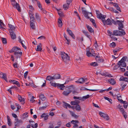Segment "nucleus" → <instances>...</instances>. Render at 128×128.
<instances>
[{"label": "nucleus", "mask_w": 128, "mask_h": 128, "mask_svg": "<svg viewBox=\"0 0 128 128\" xmlns=\"http://www.w3.org/2000/svg\"><path fill=\"white\" fill-rule=\"evenodd\" d=\"M96 12L97 18L102 20L103 23L104 25L106 24L108 25H110L112 24V20H111L109 18H108L106 20H105V18L106 17V15H103L101 13L99 14L100 12L98 10L96 11Z\"/></svg>", "instance_id": "obj_1"}, {"label": "nucleus", "mask_w": 128, "mask_h": 128, "mask_svg": "<svg viewBox=\"0 0 128 128\" xmlns=\"http://www.w3.org/2000/svg\"><path fill=\"white\" fill-rule=\"evenodd\" d=\"M112 23L114 25H118V30H121L124 27V25L122 22H124V20H118L116 21L114 20H112Z\"/></svg>", "instance_id": "obj_2"}, {"label": "nucleus", "mask_w": 128, "mask_h": 128, "mask_svg": "<svg viewBox=\"0 0 128 128\" xmlns=\"http://www.w3.org/2000/svg\"><path fill=\"white\" fill-rule=\"evenodd\" d=\"M72 86H71L69 87L66 90L64 91L62 93V94L66 96H68L69 94L72 92V90L70 89V88L72 87Z\"/></svg>", "instance_id": "obj_3"}, {"label": "nucleus", "mask_w": 128, "mask_h": 128, "mask_svg": "<svg viewBox=\"0 0 128 128\" xmlns=\"http://www.w3.org/2000/svg\"><path fill=\"white\" fill-rule=\"evenodd\" d=\"M0 77L4 79L6 82H8L7 80L6 74L2 72L0 73Z\"/></svg>", "instance_id": "obj_4"}, {"label": "nucleus", "mask_w": 128, "mask_h": 128, "mask_svg": "<svg viewBox=\"0 0 128 128\" xmlns=\"http://www.w3.org/2000/svg\"><path fill=\"white\" fill-rule=\"evenodd\" d=\"M18 100L21 102V104H23L25 103V100L24 98H22L21 96L18 95Z\"/></svg>", "instance_id": "obj_5"}, {"label": "nucleus", "mask_w": 128, "mask_h": 128, "mask_svg": "<svg viewBox=\"0 0 128 128\" xmlns=\"http://www.w3.org/2000/svg\"><path fill=\"white\" fill-rule=\"evenodd\" d=\"M84 8L83 7L82 8V14L86 18H89L90 17L88 16V12L86 10H84L83 9Z\"/></svg>", "instance_id": "obj_6"}, {"label": "nucleus", "mask_w": 128, "mask_h": 128, "mask_svg": "<svg viewBox=\"0 0 128 128\" xmlns=\"http://www.w3.org/2000/svg\"><path fill=\"white\" fill-rule=\"evenodd\" d=\"M8 27L9 28V32H14L15 30V27L12 25L8 24Z\"/></svg>", "instance_id": "obj_7"}, {"label": "nucleus", "mask_w": 128, "mask_h": 128, "mask_svg": "<svg viewBox=\"0 0 128 128\" xmlns=\"http://www.w3.org/2000/svg\"><path fill=\"white\" fill-rule=\"evenodd\" d=\"M18 50H20L21 49L19 48L16 46L14 47L10 50L9 51V52L10 53H12L13 52L17 51Z\"/></svg>", "instance_id": "obj_8"}, {"label": "nucleus", "mask_w": 128, "mask_h": 128, "mask_svg": "<svg viewBox=\"0 0 128 128\" xmlns=\"http://www.w3.org/2000/svg\"><path fill=\"white\" fill-rule=\"evenodd\" d=\"M16 126H18L20 124H23V122L22 120H19L18 121L14 123Z\"/></svg>", "instance_id": "obj_9"}, {"label": "nucleus", "mask_w": 128, "mask_h": 128, "mask_svg": "<svg viewBox=\"0 0 128 128\" xmlns=\"http://www.w3.org/2000/svg\"><path fill=\"white\" fill-rule=\"evenodd\" d=\"M14 54L16 56L17 59L18 58H20L22 54V52H15L14 53Z\"/></svg>", "instance_id": "obj_10"}, {"label": "nucleus", "mask_w": 128, "mask_h": 128, "mask_svg": "<svg viewBox=\"0 0 128 128\" xmlns=\"http://www.w3.org/2000/svg\"><path fill=\"white\" fill-rule=\"evenodd\" d=\"M63 102L64 104H63L62 106L64 108H67V107H68L69 108H71V106L69 104L65 102L64 101H63Z\"/></svg>", "instance_id": "obj_11"}, {"label": "nucleus", "mask_w": 128, "mask_h": 128, "mask_svg": "<svg viewBox=\"0 0 128 128\" xmlns=\"http://www.w3.org/2000/svg\"><path fill=\"white\" fill-rule=\"evenodd\" d=\"M60 54L62 60L64 59V58H65L68 57V54L65 53L64 52H61Z\"/></svg>", "instance_id": "obj_12"}, {"label": "nucleus", "mask_w": 128, "mask_h": 128, "mask_svg": "<svg viewBox=\"0 0 128 128\" xmlns=\"http://www.w3.org/2000/svg\"><path fill=\"white\" fill-rule=\"evenodd\" d=\"M9 82H13L12 83L18 86H20V84L18 82V81H16L14 80H9Z\"/></svg>", "instance_id": "obj_13"}, {"label": "nucleus", "mask_w": 128, "mask_h": 128, "mask_svg": "<svg viewBox=\"0 0 128 128\" xmlns=\"http://www.w3.org/2000/svg\"><path fill=\"white\" fill-rule=\"evenodd\" d=\"M10 34V35L12 39L14 40L16 38V34L14 32H9Z\"/></svg>", "instance_id": "obj_14"}, {"label": "nucleus", "mask_w": 128, "mask_h": 128, "mask_svg": "<svg viewBox=\"0 0 128 128\" xmlns=\"http://www.w3.org/2000/svg\"><path fill=\"white\" fill-rule=\"evenodd\" d=\"M86 55L88 57L92 56H93V54H91L90 52L89 49L88 48H87L86 49Z\"/></svg>", "instance_id": "obj_15"}, {"label": "nucleus", "mask_w": 128, "mask_h": 128, "mask_svg": "<svg viewBox=\"0 0 128 128\" xmlns=\"http://www.w3.org/2000/svg\"><path fill=\"white\" fill-rule=\"evenodd\" d=\"M108 81L110 82V84L112 85H114L116 84V81L113 78H111L109 79L108 80Z\"/></svg>", "instance_id": "obj_16"}, {"label": "nucleus", "mask_w": 128, "mask_h": 128, "mask_svg": "<svg viewBox=\"0 0 128 128\" xmlns=\"http://www.w3.org/2000/svg\"><path fill=\"white\" fill-rule=\"evenodd\" d=\"M86 26L88 30L91 33L94 32V30L91 26L87 24Z\"/></svg>", "instance_id": "obj_17"}, {"label": "nucleus", "mask_w": 128, "mask_h": 128, "mask_svg": "<svg viewBox=\"0 0 128 128\" xmlns=\"http://www.w3.org/2000/svg\"><path fill=\"white\" fill-rule=\"evenodd\" d=\"M118 65L120 66H122L124 67H125L126 66V64L125 62H118Z\"/></svg>", "instance_id": "obj_18"}, {"label": "nucleus", "mask_w": 128, "mask_h": 128, "mask_svg": "<svg viewBox=\"0 0 128 128\" xmlns=\"http://www.w3.org/2000/svg\"><path fill=\"white\" fill-rule=\"evenodd\" d=\"M96 61L98 62H102L104 61L103 59L100 58V57L97 56H96Z\"/></svg>", "instance_id": "obj_19"}, {"label": "nucleus", "mask_w": 128, "mask_h": 128, "mask_svg": "<svg viewBox=\"0 0 128 128\" xmlns=\"http://www.w3.org/2000/svg\"><path fill=\"white\" fill-rule=\"evenodd\" d=\"M60 74H56L54 75L53 76L54 79L56 80L60 78Z\"/></svg>", "instance_id": "obj_20"}, {"label": "nucleus", "mask_w": 128, "mask_h": 128, "mask_svg": "<svg viewBox=\"0 0 128 128\" xmlns=\"http://www.w3.org/2000/svg\"><path fill=\"white\" fill-rule=\"evenodd\" d=\"M119 31L118 30H114L113 32V35L116 36H121V34H119Z\"/></svg>", "instance_id": "obj_21"}, {"label": "nucleus", "mask_w": 128, "mask_h": 128, "mask_svg": "<svg viewBox=\"0 0 128 128\" xmlns=\"http://www.w3.org/2000/svg\"><path fill=\"white\" fill-rule=\"evenodd\" d=\"M120 32H119V34H121V36H122L123 35H124L126 34V33L124 30L122 29H121V30H118Z\"/></svg>", "instance_id": "obj_22"}, {"label": "nucleus", "mask_w": 128, "mask_h": 128, "mask_svg": "<svg viewBox=\"0 0 128 128\" xmlns=\"http://www.w3.org/2000/svg\"><path fill=\"white\" fill-rule=\"evenodd\" d=\"M42 46V44L41 43H40L39 45H38L37 46V48L36 50L37 51H41L42 50L41 47Z\"/></svg>", "instance_id": "obj_23"}, {"label": "nucleus", "mask_w": 128, "mask_h": 128, "mask_svg": "<svg viewBox=\"0 0 128 128\" xmlns=\"http://www.w3.org/2000/svg\"><path fill=\"white\" fill-rule=\"evenodd\" d=\"M64 59L63 60L64 62L66 63H67L70 60V58L69 56H68V57L65 58H64Z\"/></svg>", "instance_id": "obj_24"}, {"label": "nucleus", "mask_w": 128, "mask_h": 128, "mask_svg": "<svg viewBox=\"0 0 128 128\" xmlns=\"http://www.w3.org/2000/svg\"><path fill=\"white\" fill-rule=\"evenodd\" d=\"M127 84L124 83V82H122L120 86H122L121 90L122 91L124 90L125 88V87L126 86Z\"/></svg>", "instance_id": "obj_25"}, {"label": "nucleus", "mask_w": 128, "mask_h": 128, "mask_svg": "<svg viewBox=\"0 0 128 128\" xmlns=\"http://www.w3.org/2000/svg\"><path fill=\"white\" fill-rule=\"evenodd\" d=\"M7 118L8 120V124L9 126H11L12 123L11 122V120L10 119V117L8 116H7Z\"/></svg>", "instance_id": "obj_26"}, {"label": "nucleus", "mask_w": 128, "mask_h": 128, "mask_svg": "<svg viewBox=\"0 0 128 128\" xmlns=\"http://www.w3.org/2000/svg\"><path fill=\"white\" fill-rule=\"evenodd\" d=\"M35 17L36 19L38 22L40 21V18L39 14L38 13L35 14Z\"/></svg>", "instance_id": "obj_27"}, {"label": "nucleus", "mask_w": 128, "mask_h": 128, "mask_svg": "<svg viewBox=\"0 0 128 128\" xmlns=\"http://www.w3.org/2000/svg\"><path fill=\"white\" fill-rule=\"evenodd\" d=\"M65 86L64 85V84H59L58 87H57L58 88L60 89L61 90H63L64 89Z\"/></svg>", "instance_id": "obj_28"}, {"label": "nucleus", "mask_w": 128, "mask_h": 128, "mask_svg": "<svg viewBox=\"0 0 128 128\" xmlns=\"http://www.w3.org/2000/svg\"><path fill=\"white\" fill-rule=\"evenodd\" d=\"M46 80L51 81V80H54L53 76H51L49 75L47 76L46 78Z\"/></svg>", "instance_id": "obj_29"}, {"label": "nucleus", "mask_w": 128, "mask_h": 128, "mask_svg": "<svg viewBox=\"0 0 128 128\" xmlns=\"http://www.w3.org/2000/svg\"><path fill=\"white\" fill-rule=\"evenodd\" d=\"M116 107L117 108H119L122 112L124 111L122 106H120V104L117 106Z\"/></svg>", "instance_id": "obj_30"}, {"label": "nucleus", "mask_w": 128, "mask_h": 128, "mask_svg": "<svg viewBox=\"0 0 128 128\" xmlns=\"http://www.w3.org/2000/svg\"><path fill=\"white\" fill-rule=\"evenodd\" d=\"M76 110L78 111H80L81 109L80 106L79 105H77L74 106Z\"/></svg>", "instance_id": "obj_31"}, {"label": "nucleus", "mask_w": 128, "mask_h": 128, "mask_svg": "<svg viewBox=\"0 0 128 128\" xmlns=\"http://www.w3.org/2000/svg\"><path fill=\"white\" fill-rule=\"evenodd\" d=\"M102 117L106 119V120H108L109 119V116L107 114H104Z\"/></svg>", "instance_id": "obj_32"}, {"label": "nucleus", "mask_w": 128, "mask_h": 128, "mask_svg": "<svg viewBox=\"0 0 128 128\" xmlns=\"http://www.w3.org/2000/svg\"><path fill=\"white\" fill-rule=\"evenodd\" d=\"M82 32L90 40V36L88 32H86L84 30H83Z\"/></svg>", "instance_id": "obj_33"}, {"label": "nucleus", "mask_w": 128, "mask_h": 128, "mask_svg": "<svg viewBox=\"0 0 128 128\" xmlns=\"http://www.w3.org/2000/svg\"><path fill=\"white\" fill-rule=\"evenodd\" d=\"M4 26V24L3 23L2 20H0V28L1 29L4 28L3 26Z\"/></svg>", "instance_id": "obj_34"}, {"label": "nucleus", "mask_w": 128, "mask_h": 128, "mask_svg": "<svg viewBox=\"0 0 128 128\" xmlns=\"http://www.w3.org/2000/svg\"><path fill=\"white\" fill-rule=\"evenodd\" d=\"M15 6L18 11L19 12H20L21 10H20V7L19 4H18L16 2V5Z\"/></svg>", "instance_id": "obj_35"}, {"label": "nucleus", "mask_w": 128, "mask_h": 128, "mask_svg": "<svg viewBox=\"0 0 128 128\" xmlns=\"http://www.w3.org/2000/svg\"><path fill=\"white\" fill-rule=\"evenodd\" d=\"M40 98L42 100H45L46 98L44 94H40L39 96Z\"/></svg>", "instance_id": "obj_36"}, {"label": "nucleus", "mask_w": 128, "mask_h": 128, "mask_svg": "<svg viewBox=\"0 0 128 128\" xmlns=\"http://www.w3.org/2000/svg\"><path fill=\"white\" fill-rule=\"evenodd\" d=\"M29 16L30 18H33L34 17V14L33 12L31 10H29Z\"/></svg>", "instance_id": "obj_37"}, {"label": "nucleus", "mask_w": 128, "mask_h": 128, "mask_svg": "<svg viewBox=\"0 0 128 128\" xmlns=\"http://www.w3.org/2000/svg\"><path fill=\"white\" fill-rule=\"evenodd\" d=\"M91 66H98V64L96 62H92L89 64Z\"/></svg>", "instance_id": "obj_38"}, {"label": "nucleus", "mask_w": 128, "mask_h": 128, "mask_svg": "<svg viewBox=\"0 0 128 128\" xmlns=\"http://www.w3.org/2000/svg\"><path fill=\"white\" fill-rule=\"evenodd\" d=\"M69 5L66 3L64 4L63 5V8H64V10H66L68 8V7Z\"/></svg>", "instance_id": "obj_39"}, {"label": "nucleus", "mask_w": 128, "mask_h": 128, "mask_svg": "<svg viewBox=\"0 0 128 128\" xmlns=\"http://www.w3.org/2000/svg\"><path fill=\"white\" fill-rule=\"evenodd\" d=\"M127 57L126 56H124L123 57L122 59L118 62H125L126 60V59L127 58Z\"/></svg>", "instance_id": "obj_40"}, {"label": "nucleus", "mask_w": 128, "mask_h": 128, "mask_svg": "<svg viewBox=\"0 0 128 128\" xmlns=\"http://www.w3.org/2000/svg\"><path fill=\"white\" fill-rule=\"evenodd\" d=\"M30 26L33 29H35V24L34 23L30 21Z\"/></svg>", "instance_id": "obj_41"}, {"label": "nucleus", "mask_w": 128, "mask_h": 128, "mask_svg": "<svg viewBox=\"0 0 128 128\" xmlns=\"http://www.w3.org/2000/svg\"><path fill=\"white\" fill-rule=\"evenodd\" d=\"M58 22V26H60L61 27H62V21L59 18Z\"/></svg>", "instance_id": "obj_42"}, {"label": "nucleus", "mask_w": 128, "mask_h": 128, "mask_svg": "<svg viewBox=\"0 0 128 128\" xmlns=\"http://www.w3.org/2000/svg\"><path fill=\"white\" fill-rule=\"evenodd\" d=\"M69 111L70 112L72 116L75 118H77L78 117V116L76 114L74 113H73L70 111Z\"/></svg>", "instance_id": "obj_43"}, {"label": "nucleus", "mask_w": 128, "mask_h": 128, "mask_svg": "<svg viewBox=\"0 0 128 128\" xmlns=\"http://www.w3.org/2000/svg\"><path fill=\"white\" fill-rule=\"evenodd\" d=\"M36 1L37 2V5L39 7V8H40V9H42V6L41 4L40 3V2L38 1V0H36Z\"/></svg>", "instance_id": "obj_44"}, {"label": "nucleus", "mask_w": 128, "mask_h": 128, "mask_svg": "<svg viewBox=\"0 0 128 128\" xmlns=\"http://www.w3.org/2000/svg\"><path fill=\"white\" fill-rule=\"evenodd\" d=\"M90 97V95L88 94L86 96H83L82 97V101H84V100L89 98Z\"/></svg>", "instance_id": "obj_45"}, {"label": "nucleus", "mask_w": 128, "mask_h": 128, "mask_svg": "<svg viewBox=\"0 0 128 128\" xmlns=\"http://www.w3.org/2000/svg\"><path fill=\"white\" fill-rule=\"evenodd\" d=\"M78 80L79 81L80 83L82 84L84 82L85 80H84V79L83 78H79L78 79Z\"/></svg>", "instance_id": "obj_46"}, {"label": "nucleus", "mask_w": 128, "mask_h": 128, "mask_svg": "<svg viewBox=\"0 0 128 128\" xmlns=\"http://www.w3.org/2000/svg\"><path fill=\"white\" fill-rule=\"evenodd\" d=\"M105 76L106 77H108L109 78L112 77L113 76L110 74L108 73L105 72Z\"/></svg>", "instance_id": "obj_47"}, {"label": "nucleus", "mask_w": 128, "mask_h": 128, "mask_svg": "<svg viewBox=\"0 0 128 128\" xmlns=\"http://www.w3.org/2000/svg\"><path fill=\"white\" fill-rule=\"evenodd\" d=\"M104 98L105 100H107L111 104H112V100L111 99L106 97H104Z\"/></svg>", "instance_id": "obj_48"}, {"label": "nucleus", "mask_w": 128, "mask_h": 128, "mask_svg": "<svg viewBox=\"0 0 128 128\" xmlns=\"http://www.w3.org/2000/svg\"><path fill=\"white\" fill-rule=\"evenodd\" d=\"M116 45L115 43L114 42H112V43H110V46L111 47H112L113 48L115 47Z\"/></svg>", "instance_id": "obj_49"}, {"label": "nucleus", "mask_w": 128, "mask_h": 128, "mask_svg": "<svg viewBox=\"0 0 128 128\" xmlns=\"http://www.w3.org/2000/svg\"><path fill=\"white\" fill-rule=\"evenodd\" d=\"M73 80L72 78H68L66 80L64 84H65L68 83L69 82L72 81Z\"/></svg>", "instance_id": "obj_50"}, {"label": "nucleus", "mask_w": 128, "mask_h": 128, "mask_svg": "<svg viewBox=\"0 0 128 128\" xmlns=\"http://www.w3.org/2000/svg\"><path fill=\"white\" fill-rule=\"evenodd\" d=\"M2 42L3 43L6 44L7 43L6 39L4 38H2Z\"/></svg>", "instance_id": "obj_51"}, {"label": "nucleus", "mask_w": 128, "mask_h": 128, "mask_svg": "<svg viewBox=\"0 0 128 128\" xmlns=\"http://www.w3.org/2000/svg\"><path fill=\"white\" fill-rule=\"evenodd\" d=\"M123 115L124 117L126 119L127 118V115L126 114V113L125 112V111L122 112Z\"/></svg>", "instance_id": "obj_52"}, {"label": "nucleus", "mask_w": 128, "mask_h": 128, "mask_svg": "<svg viewBox=\"0 0 128 128\" xmlns=\"http://www.w3.org/2000/svg\"><path fill=\"white\" fill-rule=\"evenodd\" d=\"M73 98L74 99H78L79 100H82V98L81 97H77L76 96H74L73 97Z\"/></svg>", "instance_id": "obj_53"}, {"label": "nucleus", "mask_w": 128, "mask_h": 128, "mask_svg": "<svg viewBox=\"0 0 128 128\" xmlns=\"http://www.w3.org/2000/svg\"><path fill=\"white\" fill-rule=\"evenodd\" d=\"M67 31L69 35L73 33L71 30H70L68 28L67 29Z\"/></svg>", "instance_id": "obj_54"}, {"label": "nucleus", "mask_w": 128, "mask_h": 128, "mask_svg": "<svg viewBox=\"0 0 128 128\" xmlns=\"http://www.w3.org/2000/svg\"><path fill=\"white\" fill-rule=\"evenodd\" d=\"M70 104L72 105H76L77 104L76 100L75 101H71L70 102Z\"/></svg>", "instance_id": "obj_55"}, {"label": "nucleus", "mask_w": 128, "mask_h": 128, "mask_svg": "<svg viewBox=\"0 0 128 128\" xmlns=\"http://www.w3.org/2000/svg\"><path fill=\"white\" fill-rule=\"evenodd\" d=\"M78 122H79L78 120H72L71 121V123L74 124H76V123H78Z\"/></svg>", "instance_id": "obj_56"}, {"label": "nucleus", "mask_w": 128, "mask_h": 128, "mask_svg": "<svg viewBox=\"0 0 128 128\" xmlns=\"http://www.w3.org/2000/svg\"><path fill=\"white\" fill-rule=\"evenodd\" d=\"M108 34H109L111 37H112H112L113 36V33H112V32H111L110 30H108Z\"/></svg>", "instance_id": "obj_57"}, {"label": "nucleus", "mask_w": 128, "mask_h": 128, "mask_svg": "<svg viewBox=\"0 0 128 128\" xmlns=\"http://www.w3.org/2000/svg\"><path fill=\"white\" fill-rule=\"evenodd\" d=\"M20 42L21 44L22 47L26 50L27 48L26 46L23 43L22 41H20Z\"/></svg>", "instance_id": "obj_58"}, {"label": "nucleus", "mask_w": 128, "mask_h": 128, "mask_svg": "<svg viewBox=\"0 0 128 128\" xmlns=\"http://www.w3.org/2000/svg\"><path fill=\"white\" fill-rule=\"evenodd\" d=\"M47 106H43L42 107H40L39 108V110H44L46 108Z\"/></svg>", "instance_id": "obj_59"}, {"label": "nucleus", "mask_w": 128, "mask_h": 128, "mask_svg": "<svg viewBox=\"0 0 128 128\" xmlns=\"http://www.w3.org/2000/svg\"><path fill=\"white\" fill-rule=\"evenodd\" d=\"M29 122L30 123L32 122V124H31V126L32 128H34V124H32V123H34V122L33 121H31V120H29Z\"/></svg>", "instance_id": "obj_60"}, {"label": "nucleus", "mask_w": 128, "mask_h": 128, "mask_svg": "<svg viewBox=\"0 0 128 128\" xmlns=\"http://www.w3.org/2000/svg\"><path fill=\"white\" fill-rule=\"evenodd\" d=\"M16 105L17 108V110H19L21 108V106H20V105L18 104L17 103L16 104Z\"/></svg>", "instance_id": "obj_61"}, {"label": "nucleus", "mask_w": 128, "mask_h": 128, "mask_svg": "<svg viewBox=\"0 0 128 128\" xmlns=\"http://www.w3.org/2000/svg\"><path fill=\"white\" fill-rule=\"evenodd\" d=\"M38 39H40V40H42V39L45 40L46 39V37L44 36H40V37H38Z\"/></svg>", "instance_id": "obj_62"}, {"label": "nucleus", "mask_w": 128, "mask_h": 128, "mask_svg": "<svg viewBox=\"0 0 128 128\" xmlns=\"http://www.w3.org/2000/svg\"><path fill=\"white\" fill-rule=\"evenodd\" d=\"M50 125L49 126L48 128H54V125L53 124L50 123L49 124Z\"/></svg>", "instance_id": "obj_63"}, {"label": "nucleus", "mask_w": 128, "mask_h": 128, "mask_svg": "<svg viewBox=\"0 0 128 128\" xmlns=\"http://www.w3.org/2000/svg\"><path fill=\"white\" fill-rule=\"evenodd\" d=\"M119 49L120 48H118L116 49H115L113 50L114 52V53H116V52H118L119 51Z\"/></svg>", "instance_id": "obj_64"}]
</instances>
